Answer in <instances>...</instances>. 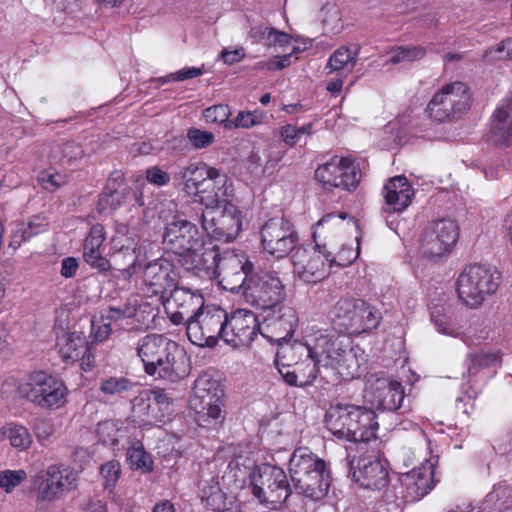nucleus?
Instances as JSON below:
<instances>
[{
    "mask_svg": "<svg viewBox=\"0 0 512 512\" xmlns=\"http://www.w3.org/2000/svg\"><path fill=\"white\" fill-rule=\"evenodd\" d=\"M350 339L334 329L316 332L312 357L325 368H331L342 380H352L361 375V367L365 363L364 353L353 348Z\"/></svg>",
    "mask_w": 512,
    "mask_h": 512,
    "instance_id": "1",
    "label": "nucleus"
},
{
    "mask_svg": "<svg viewBox=\"0 0 512 512\" xmlns=\"http://www.w3.org/2000/svg\"><path fill=\"white\" fill-rule=\"evenodd\" d=\"M144 371L153 377L177 382L187 375L186 355L179 345L160 334H148L137 346Z\"/></svg>",
    "mask_w": 512,
    "mask_h": 512,
    "instance_id": "2",
    "label": "nucleus"
},
{
    "mask_svg": "<svg viewBox=\"0 0 512 512\" xmlns=\"http://www.w3.org/2000/svg\"><path fill=\"white\" fill-rule=\"evenodd\" d=\"M289 474L295 491L315 502L325 498L332 485L330 464L307 447L294 450Z\"/></svg>",
    "mask_w": 512,
    "mask_h": 512,
    "instance_id": "3",
    "label": "nucleus"
},
{
    "mask_svg": "<svg viewBox=\"0 0 512 512\" xmlns=\"http://www.w3.org/2000/svg\"><path fill=\"white\" fill-rule=\"evenodd\" d=\"M325 425L337 438L353 442L376 439L379 427L373 410L347 403L332 405L326 413Z\"/></svg>",
    "mask_w": 512,
    "mask_h": 512,
    "instance_id": "4",
    "label": "nucleus"
},
{
    "mask_svg": "<svg viewBox=\"0 0 512 512\" xmlns=\"http://www.w3.org/2000/svg\"><path fill=\"white\" fill-rule=\"evenodd\" d=\"M502 275L495 266L472 264L464 268L457 278L459 299L470 308H478L488 296L495 294Z\"/></svg>",
    "mask_w": 512,
    "mask_h": 512,
    "instance_id": "5",
    "label": "nucleus"
},
{
    "mask_svg": "<svg viewBox=\"0 0 512 512\" xmlns=\"http://www.w3.org/2000/svg\"><path fill=\"white\" fill-rule=\"evenodd\" d=\"M210 198L201 214L203 230L214 240L234 241L242 229V212L234 204L221 200L217 193Z\"/></svg>",
    "mask_w": 512,
    "mask_h": 512,
    "instance_id": "6",
    "label": "nucleus"
},
{
    "mask_svg": "<svg viewBox=\"0 0 512 512\" xmlns=\"http://www.w3.org/2000/svg\"><path fill=\"white\" fill-rule=\"evenodd\" d=\"M17 391L21 398L47 410L63 407L68 393L61 379L44 371L30 373L26 380L18 385Z\"/></svg>",
    "mask_w": 512,
    "mask_h": 512,
    "instance_id": "7",
    "label": "nucleus"
},
{
    "mask_svg": "<svg viewBox=\"0 0 512 512\" xmlns=\"http://www.w3.org/2000/svg\"><path fill=\"white\" fill-rule=\"evenodd\" d=\"M330 313L333 324L350 334L367 333L382 320L381 312L362 299L341 298Z\"/></svg>",
    "mask_w": 512,
    "mask_h": 512,
    "instance_id": "8",
    "label": "nucleus"
},
{
    "mask_svg": "<svg viewBox=\"0 0 512 512\" xmlns=\"http://www.w3.org/2000/svg\"><path fill=\"white\" fill-rule=\"evenodd\" d=\"M223 398L224 388L217 372L207 370L201 373L194 382L193 396L189 400L200 425L221 417Z\"/></svg>",
    "mask_w": 512,
    "mask_h": 512,
    "instance_id": "9",
    "label": "nucleus"
},
{
    "mask_svg": "<svg viewBox=\"0 0 512 512\" xmlns=\"http://www.w3.org/2000/svg\"><path fill=\"white\" fill-rule=\"evenodd\" d=\"M79 474L70 466L52 464L37 472L31 480L36 503L54 502L64 498L78 486Z\"/></svg>",
    "mask_w": 512,
    "mask_h": 512,
    "instance_id": "10",
    "label": "nucleus"
},
{
    "mask_svg": "<svg viewBox=\"0 0 512 512\" xmlns=\"http://www.w3.org/2000/svg\"><path fill=\"white\" fill-rule=\"evenodd\" d=\"M249 480L251 492L261 504L284 503L292 492L285 471L270 463L255 466Z\"/></svg>",
    "mask_w": 512,
    "mask_h": 512,
    "instance_id": "11",
    "label": "nucleus"
},
{
    "mask_svg": "<svg viewBox=\"0 0 512 512\" xmlns=\"http://www.w3.org/2000/svg\"><path fill=\"white\" fill-rule=\"evenodd\" d=\"M472 95L469 87L460 81L444 85L429 101L426 111L439 123L461 118L471 107Z\"/></svg>",
    "mask_w": 512,
    "mask_h": 512,
    "instance_id": "12",
    "label": "nucleus"
},
{
    "mask_svg": "<svg viewBox=\"0 0 512 512\" xmlns=\"http://www.w3.org/2000/svg\"><path fill=\"white\" fill-rule=\"evenodd\" d=\"M244 301L255 309L267 311L286 299L285 286L273 273L253 271L243 292Z\"/></svg>",
    "mask_w": 512,
    "mask_h": 512,
    "instance_id": "13",
    "label": "nucleus"
},
{
    "mask_svg": "<svg viewBox=\"0 0 512 512\" xmlns=\"http://www.w3.org/2000/svg\"><path fill=\"white\" fill-rule=\"evenodd\" d=\"M226 310L219 306H205L186 326L189 341L199 347L213 348L223 340Z\"/></svg>",
    "mask_w": 512,
    "mask_h": 512,
    "instance_id": "14",
    "label": "nucleus"
},
{
    "mask_svg": "<svg viewBox=\"0 0 512 512\" xmlns=\"http://www.w3.org/2000/svg\"><path fill=\"white\" fill-rule=\"evenodd\" d=\"M459 237V227L450 218L431 221L420 235L419 249L423 257L437 260L449 254Z\"/></svg>",
    "mask_w": 512,
    "mask_h": 512,
    "instance_id": "15",
    "label": "nucleus"
},
{
    "mask_svg": "<svg viewBox=\"0 0 512 512\" xmlns=\"http://www.w3.org/2000/svg\"><path fill=\"white\" fill-rule=\"evenodd\" d=\"M260 234L263 250L275 258H284L298 248V233L293 223L284 217L267 220Z\"/></svg>",
    "mask_w": 512,
    "mask_h": 512,
    "instance_id": "16",
    "label": "nucleus"
},
{
    "mask_svg": "<svg viewBox=\"0 0 512 512\" xmlns=\"http://www.w3.org/2000/svg\"><path fill=\"white\" fill-rule=\"evenodd\" d=\"M162 244L164 250L177 255L182 264L191 252L202 249L203 238L194 223L176 219L166 224Z\"/></svg>",
    "mask_w": 512,
    "mask_h": 512,
    "instance_id": "17",
    "label": "nucleus"
},
{
    "mask_svg": "<svg viewBox=\"0 0 512 512\" xmlns=\"http://www.w3.org/2000/svg\"><path fill=\"white\" fill-rule=\"evenodd\" d=\"M404 387L398 381L380 374H371L365 381L364 399L381 411H396L404 401Z\"/></svg>",
    "mask_w": 512,
    "mask_h": 512,
    "instance_id": "18",
    "label": "nucleus"
},
{
    "mask_svg": "<svg viewBox=\"0 0 512 512\" xmlns=\"http://www.w3.org/2000/svg\"><path fill=\"white\" fill-rule=\"evenodd\" d=\"M331 256V253L322 250L318 244L311 248L298 247L292 254L294 270L304 282L317 283L328 274L326 262L330 266L335 262Z\"/></svg>",
    "mask_w": 512,
    "mask_h": 512,
    "instance_id": "19",
    "label": "nucleus"
},
{
    "mask_svg": "<svg viewBox=\"0 0 512 512\" xmlns=\"http://www.w3.org/2000/svg\"><path fill=\"white\" fill-rule=\"evenodd\" d=\"M261 325L260 334L270 342H277L279 345L288 342L295 333L298 325V314L289 305L279 304L269 309Z\"/></svg>",
    "mask_w": 512,
    "mask_h": 512,
    "instance_id": "20",
    "label": "nucleus"
},
{
    "mask_svg": "<svg viewBox=\"0 0 512 512\" xmlns=\"http://www.w3.org/2000/svg\"><path fill=\"white\" fill-rule=\"evenodd\" d=\"M223 341L233 347L250 344L261 331L257 316L250 310L237 309L230 314L226 312Z\"/></svg>",
    "mask_w": 512,
    "mask_h": 512,
    "instance_id": "21",
    "label": "nucleus"
},
{
    "mask_svg": "<svg viewBox=\"0 0 512 512\" xmlns=\"http://www.w3.org/2000/svg\"><path fill=\"white\" fill-rule=\"evenodd\" d=\"M204 297L199 290L192 291L185 287L176 286L165 298L163 303L174 307L170 314V321L174 325L185 324L194 318L204 307Z\"/></svg>",
    "mask_w": 512,
    "mask_h": 512,
    "instance_id": "22",
    "label": "nucleus"
},
{
    "mask_svg": "<svg viewBox=\"0 0 512 512\" xmlns=\"http://www.w3.org/2000/svg\"><path fill=\"white\" fill-rule=\"evenodd\" d=\"M113 249L112 259L115 270L126 273L129 277L141 269L138 263L137 243L130 229L125 224L116 227L115 235L111 239Z\"/></svg>",
    "mask_w": 512,
    "mask_h": 512,
    "instance_id": "23",
    "label": "nucleus"
},
{
    "mask_svg": "<svg viewBox=\"0 0 512 512\" xmlns=\"http://www.w3.org/2000/svg\"><path fill=\"white\" fill-rule=\"evenodd\" d=\"M143 277L151 294L159 296L162 301L178 286V272L174 265L164 258L148 263L144 267Z\"/></svg>",
    "mask_w": 512,
    "mask_h": 512,
    "instance_id": "24",
    "label": "nucleus"
},
{
    "mask_svg": "<svg viewBox=\"0 0 512 512\" xmlns=\"http://www.w3.org/2000/svg\"><path fill=\"white\" fill-rule=\"evenodd\" d=\"M347 465L353 480L361 486L371 490H382L388 486V470L380 460L360 457L355 465V458H348Z\"/></svg>",
    "mask_w": 512,
    "mask_h": 512,
    "instance_id": "25",
    "label": "nucleus"
},
{
    "mask_svg": "<svg viewBox=\"0 0 512 512\" xmlns=\"http://www.w3.org/2000/svg\"><path fill=\"white\" fill-rule=\"evenodd\" d=\"M221 264L218 275L222 276V282L226 283L224 288L233 293L241 291L243 295L248 276L254 271V264L245 255L234 253H225Z\"/></svg>",
    "mask_w": 512,
    "mask_h": 512,
    "instance_id": "26",
    "label": "nucleus"
},
{
    "mask_svg": "<svg viewBox=\"0 0 512 512\" xmlns=\"http://www.w3.org/2000/svg\"><path fill=\"white\" fill-rule=\"evenodd\" d=\"M129 192L130 188L125 185L123 172L120 170L111 172L99 195L98 212L102 214L119 209L126 203Z\"/></svg>",
    "mask_w": 512,
    "mask_h": 512,
    "instance_id": "27",
    "label": "nucleus"
},
{
    "mask_svg": "<svg viewBox=\"0 0 512 512\" xmlns=\"http://www.w3.org/2000/svg\"><path fill=\"white\" fill-rule=\"evenodd\" d=\"M490 135L495 144H512V93L505 97L494 111Z\"/></svg>",
    "mask_w": 512,
    "mask_h": 512,
    "instance_id": "28",
    "label": "nucleus"
},
{
    "mask_svg": "<svg viewBox=\"0 0 512 512\" xmlns=\"http://www.w3.org/2000/svg\"><path fill=\"white\" fill-rule=\"evenodd\" d=\"M414 189L405 176L390 178L383 187V197L392 212L404 211L412 201Z\"/></svg>",
    "mask_w": 512,
    "mask_h": 512,
    "instance_id": "29",
    "label": "nucleus"
},
{
    "mask_svg": "<svg viewBox=\"0 0 512 512\" xmlns=\"http://www.w3.org/2000/svg\"><path fill=\"white\" fill-rule=\"evenodd\" d=\"M222 261L223 256L220 254L218 246L204 247L203 245L201 250L193 251L187 258H184L181 265L187 271L199 275L202 272L219 273Z\"/></svg>",
    "mask_w": 512,
    "mask_h": 512,
    "instance_id": "30",
    "label": "nucleus"
},
{
    "mask_svg": "<svg viewBox=\"0 0 512 512\" xmlns=\"http://www.w3.org/2000/svg\"><path fill=\"white\" fill-rule=\"evenodd\" d=\"M407 494L411 501L419 500L433 488V472L431 466L414 468L402 477Z\"/></svg>",
    "mask_w": 512,
    "mask_h": 512,
    "instance_id": "31",
    "label": "nucleus"
},
{
    "mask_svg": "<svg viewBox=\"0 0 512 512\" xmlns=\"http://www.w3.org/2000/svg\"><path fill=\"white\" fill-rule=\"evenodd\" d=\"M316 359L307 356L299 361L297 365H293L291 369L282 372L281 376L284 381L295 387H306L312 385L318 374V366Z\"/></svg>",
    "mask_w": 512,
    "mask_h": 512,
    "instance_id": "32",
    "label": "nucleus"
},
{
    "mask_svg": "<svg viewBox=\"0 0 512 512\" xmlns=\"http://www.w3.org/2000/svg\"><path fill=\"white\" fill-rule=\"evenodd\" d=\"M503 354L500 350L480 349L467 354L465 364L468 377H477L480 371L492 369L494 373L502 365Z\"/></svg>",
    "mask_w": 512,
    "mask_h": 512,
    "instance_id": "33",
    "label": "nucleus"
},
{
    "mask_svg": "<svg viewBox=\"0 0 512 512\" xmlns=\"http://www.w3.org/2000/svg\"><path fill=\"white\" fill-rule=\"evenodd\" d=\"M280 348L276 353L275 364L280 374L297 365L299 361L307 356H312L311 345L302 342H294L289 344L286 342L279 345Z\"/></svg>",
    "mask_w": 512,
    "mask_h": 512,
    "instance_id": "34",
    "label": "nucleus"
},
{
    "mask_svg": "<svg viewBox=\"0 0 512 512\" xmlns=\"http://www.w3.org/2000/svg\"><path fill=\"white\" fill-rule=\"evenodd\" d=\"M203 172L200 163L178 166L172 174L174 185L182 186L187 194H199L203 186Z\"/></svg>",
    "mask_w": 512,
    "mask_h": 512,
    "instance_id": "35",
    "label": "nucleus"
},
{
    "mask_svg": "<svg viewBox=\"0 0 512 512\" xmlns=\"http://www.w3.org/2000/svg\"><path fill=\"white\" fill-rule=\"evenodd\" d=\"M86 337L82 333H64L57 338L56 348L64 362H75L86 351Z\"/></svg>",
    "mask_w": 512,
    "mask_h": 512,
    "instance_id": "36",
    "label": "nucleus"
},
{
    "mask_svg": "<svg viewBox=\"0 0 512 512\" xmlns=\"http://www.w3.org/2000/svg\"><path fill=\"white\" fill-rule=\"evenodd\" d=\"M138 383L126 376H109L102 378L99 391L108 397H127L138 388Z\"/></svg>",
    "mask_w": 512,
    "mask_h": 512,
    "instance_id": "37",
    "label": "nucleus"
},
{
    "mask_svg": "<svg viewBox=\"0 0 512 512\" xmlns=\"http://www.w3.org/2000/svg\"><path fill=\"white\" fill-rule=\"evenodd\" d=\"M49 220L46 215L40 213L31 216L27 222H22L17 225L13 234V241L21 245L22 242L28 241L34 236H37L48 230Z\"/></svg>",
    "mask_w": 512,
    "mask_h": 512,
    "instance_id": "38",
    "label": "nucleus"
},
{
    "mask_svg": "<svg viewBox=\"0 0 512 512\" xmlns=\"http://www.w3.org/2000/svg\"><path fill=\"white\" fill-rule=\"evenodd\" d=\"M341 162V170L335 173L337 185H333V188H341L343 190L352 191L355 190L361 180V171L359 165L350 158H339Z\"/></svg>",
    "mask_w": 512,
    "mask_h": 512,
    "instance_id": "39",
    "label": "nucleus"
},
{
    "mask_svg": "<svg viewBox=\"0 0 512 512\" xmlns=\"http://www.w3.org/2000/svg\"><path fill=\"white\" fill-rule=\"evenodd\" d=\"M249 36L254 42L262 43L267 47H285L291 42L289 34L262 25L252 27L249 31Z\"/></svg>",
    "mask_w": 512,
    "mask_h": 512,
    "instance_id": "40",
    "label": "nucleus"
},
{
    "mask_svg": "<svg viewBox=\"0 0 512 512\" xmlns=\"http://www.w3.org/2000/svg\"><path fill=\"white\" fill-rule=\"evenodd\" d=\"M149 390L140 391L132 399V412L135 417L144 423L160 422L157 408L153 404Z\"/></svg>",
    "mask_w": 512,
    "mask_h": 512,
    "instance_id": "41",
    "label": "nucleus"
},
{
    "mask_svg": "<svg viewBox=\"0 0 512 512\" xmlns=\"http://www.w3.org/2000/svg\"><path fill=\"white\" fill-rule=\"evenodd\" d=\"M3 435L9 439L11 446L18 451L27 450L33 442L29 430L25 426L15 423L7 424L3 428Z\"/></svg>",
    "mask_w": 512,
    "mask_h": 512,
    "instance_id": "42",
    "label": "nucleus"
},
{
    "mask_svg": "<svg viewBox=\"0 0 512 512\" xmlns=\"http://www.w3.org/2000/svg\"><path fill=\"white\" fill-rule=\"evenodd\" d=\"M340 170L341 162H339V157L334 156L330 159V161L320 165L315 170L314 177L325 190H332L333 185H337V183H335V173L339 172Z\"/></svg>",
    "mask_w": 512,
    "mask_h": 512,
    "instance_id": "43",
    "label": "nucleus"
},
{
    "mask_svg": "<svg viewBox=\"0 0 512 512\" xmlns=\"http://www.w3.org/2000/svg\"><path fill=\"white\" fill-rule=\"evenodd\" d=\"M139 303L136 297H130L126 302L118 306H109L102 313V319L108 321H118L121 319L132 318L136 315Z\"/></svg>",
    "mask_w": 512,
    "mask_h": 512,
    "instance_id": "44",
    "label": "nucleus"
},
{
    "mask_svg": "<svg viewBox=\"0 0 512 512\" xmlns=\"http://www.w3.org/2000/svg\"><path fill=\"white\" fill-rule=\"evenodd\" d=\"M430 317L439 333L452 337L459 335L456 324L452 320V317L445 312L444 307L434 306L431 309Z\"/></svg>",
    "mask_w": 512,
    "mask_h": 512,
    "instance_id": "45",
    "label": "nucleus"
},
{
    "mask_svg": "<svg viewBox=\"0 0 512 512\" xmlns=\"http://www.w3.org/2000/svg\"><path fill=\"white\" fill-rule=\"evenodd\" d=\"M201 500L206 506L215 512H223L227 509V497L218 483L202 489Z\"/></svg>",
    "mask_w": 512,
    "mask_h": 512,
    "instance_id": "46",
    "label": "nucleus"
},
{
    "mask_svg": "<svg viewBox=\"0 0 512 512\" xmlns=\"http://www.w3.org/2000/svg\"><path fill=\"white\" fill-rule=\"evenodd\" d=\"M358 52L359 48L351 51L348 47H340L330 56L327 67L332 71H339L346 67L352 69L356 64Z\"/></svg>",
    "mask_w": 512,
    "mask_h": 512,
    "instance_id": "47",
    "label": "nucleus"
},
{
    "mask_svg": "<svg viewBox=\"0 0 512 512\" xmlns=\"http://www.w3.org/2000/svg\"><path fill=\"white\" fill-rule=\"evenodd\" d=\"M127 460L132 469L151 472L153 470V460L145 451L141 443L131 446L127 451Z\"/></svg>",
    "mask_w": 512,
    "mask_h": 512,
    "instance_id": "48",
    "label": "nucleus"
},
{
    "mask_svg": "<svg viewBox=\"0 0 512 512\" xmlns=\"http://www.w3.org/2000/svg\"><path fill=\"white\" fill-rule=\"evenodd\" d=\"M425 54L426 49L422 46H398L391 51L387 63L411 62L423 58Z\"/></svg>",
    "mask_w": 512,
    "mask_h": 512,
    "instance_id": "49",
    "label": "nucleus"
},
{
    "mask_svg": "<svg viewBox=\"0 0 512 512\" xmlns=\"http://www.w3.org/2000/svg\"><path fill=\"white\" fill-rule=\"evenodd\" d=\"M265 112L261 110H253V111H240L235 119L229 121L226 124V129H236L243 128L248 129L259 125L263 122L265 118Z\"/></svg>",
    "mask_w": 512,
    "mask_h": 512,
    "instance_id": "50",
    "label": "nucleus"
},
{
    "mask_svg": "<svg viewBox=\"0 0 512 512\" xmlns=\"http://www.w3.org/2000/svg\"><path fill=\"white\" fill-rule=\"evenodd\" d=\"M105 239L106 233L104 226L99 223L93 225L90 228L89 233L84 240L83 253L95 252V250H100Z\"/></svg>",
    "mask_w": 512,
    "mask_h": 512,
    "instance_id": "51",
    "label": "nucleus"
},
{
    "mask_svg": "<svg viewBox=\"0 0 512 512\" xmlns=\"http://www.w3.org/2000/svg\"><path fill=\"white\" fill-rule=\"evenodd\" d=\"M100 473L104 479L105 490L111 493L121 475L120 463L116 460L108 461L101 465Z\"/></svg>",
    "mask_w": 512,
    "mask_h": 512,
    "instance_id": "52",
    "label": "nucleus"
},
{
    "mask_svg": "<svg viewBox=\"0 0 512 512\" xmlns=\"http://www.w3.org/2000/svg\"><path fill=\"white\" fill-rule=\"evenodd\" d=\"M148 390L151 393L150 397L157 408V414L161 422L170 413L173 400L164 389L154 388Z\"/></svg>",
    "mask_w": 512,
    "mask_h": 512,
    "instance_id": "53",
    "label": "nucleus"
},
{
    "mask_svg": "<svg viewBox=\"0 0 512 512\" xmlns=\"http://www.w3.org/2000/svg\"><path fill=\"white\" fill-rule=\"evenodd\" d=\"M186 137L195 149L207 148L215 141V137L212 132L201 130L196 127L189 128L187 130Z\"/></svg>",
    "mask_w": 512,
    "mask_h": 512,
    "instance_id": "54",
    "label": "nucleus"
},
{
    "mask_svg": "<svg viewBox=\"0 0 512 512\" xmlns=\"http://www.w3.org/2000/svg\"><path fill=\"white\" fill-rule=\"evenodd\" d=\"M27 474L24 470H6L0 473V488L10 493L19 486L25 479Z\"/></svg>",
    "mask_w": 512,
    "mask_h": 512,
    "instance_id": "55",
    "label": "nucleus"
},
{
    "mask_svg": "<svg viewBox=\"0 0 512 512\" xmlns=\"http://www.w3.org/2000/svg\"><path fill=\"white\" fill-rule=\"evenodd\" d=\"M83 259L92 269L97 270L99 273L105 274L111 269H115V264H112L110 260L103 256L100 250L83 253Z\"/></svg>",
    "mask_w": 512,
    "mask_h": 512,
    "instance_id": "56",
    "label": "nucleus"
},
{
    "mask_svg": "<svg viewBox=\"0 0 512 512\" xmlns=\"http://www.w3.org/2000/svg\"><path fill=\"white\" fill-rule=\"evenodd\" d=\"M117 432V424L112 420L100 422L97 426L99 441L106 445L116 446L118 444Z\"/></svg>",
    "mask_w": 512,
    "mask_h": 512,
    "instance_id": "57",
    "label": "nucleus"
},
{
    "mask_svg": "<svg viewBox=\"0 0 512 512\" xmlns=\"http://www.w3.org/2000/svg\"><path fill=\"white\" fill-rule=\"evenodd\" d=\"M203 115L207 122L222 124L226 128V124L230 121V108L224 104L214 105L206 108Z\"/></svg>",
    "mask_w": 512,
    "mask_h": 512,
    "instance_id": "58",
    "label": "nucleus"
},
{
    "mask_svg": "<svg viewBox=\"0 0 512 512\" xmlns=\"http://www.w3.org/2000/svg\"><path fill=\"white\" fill-rule=\"evenodd\" d=\"M484 57L488 59H511L512 58V39L506 38L497 45L487 49Z\"/></svg>",
    "mask_w": 512,
    "mask_h": 512,
    "instance_id": "59",
    "label": "nucleus"
},
{
    "mask_svg": "<svg viewBox=\"0 0 512 512\" xmlns=\"http://www.w3.org/2000/svg\"><path fill=\"white\" fill-rule=\"evenodd\" d=\"M146 180L155 186L161 187L169 184L171 177L169 173L162 170L159 166H152L145 171Z\"/></svg>",
    "mask_w": 512,
    "mask_h": 512,
    "instance_id": "60",
    "label": "nucleus"
},
{
    "mask_svg": "<svg viewBox=\"0 0 512 512\" xmlns=\"http://www.w3.org/2000/svg\"><path fill=\"white\" fill-rule=\"evenodd\" d=\"M83 156L82 147L76 142H66L62 146V162L66 164H73L80 160Z\"/></svg>",
    "mask_w": 512,
    "mask_h": 512,
    "instance_id": "61",
    "label": "nucleus"
},
{
    "mask_svg": "<svg viewBox=\"0 0 512 512\" xmlns=\"http://www.w3.org/2000/svg\"><path fill=\"white\" fill-rule=\"evenodd\" d=\"M203 74L202 68L197 67H185L177 72L171 73L167 75L163 82H169V81H184L187 79H192L199 77Z\"/></svg>",
    "mask_w": 512,
    "mask_h": 512,
    "instance_id": "62",
    "label": "nucleus"
},
{
    "mask_svg": "<svg viewBox=\"0 0 512 512\" xmlns=\"http://www.w3.org/2000/svg\"><path fill=\"white\" fill-rule=\"evenodd\" d=\"M200 167L204 170L203 172V184L207 181H214L215 183L225 184L226 176L221 173L217 168L210 167L205 163H200Z\"/></svg>",
    "mask_w": 512,
    "mask_h": 512,
    "instance_id": "63",
    "label": "nucleus"
},
{
    "mask_svg": "<svg viewBox=\"0 0 512 512\" xmlns=\"http://www.w3.org/2000/svg\"><path fill=\"white\" fill-rule=\"evenodd\" d=\"M245 57V52L242 47L234 50L223 49L220 53V58L227 65H232L240 62Z\"/></svg>",
    "mask_w": 512,
    "mask_h": 512,
    "instance_id": "64",
    "label": "nucleus"
}]
</instances>
